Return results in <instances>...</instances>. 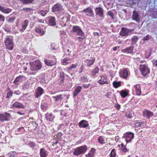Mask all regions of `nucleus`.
I'll list each match as a JSON object with an SVG mask.
<instances>
[{"mask_svg": "<svg viewBox=\"0 0 157 157\" xmlns=\"http://www.w3.org/2000/svg\"><path fill=\"white\" fill-rule=\"evenodd\" d=\"M30 65L31 66L30 69L32 71L38 70L40 69L41 67L40 62L39 60L30 62Z\"/></svg>", "mask_w": 157, "mask_h": 157, "instance_id": "obj_1", "label": "nucleus"}, {"mask_svg": "<svg viewBox=\"0 0 157 157\" xmlns=\"http://www.w3.org/2000/svg\"><path fill=\"white\" fill-rule=\"evenodd\" d=\"M133 137L134 134L132 133L131 132L125 133L121 139V140L123 141L125 140L127 143L128 142H130L131 140L133 138Z\"/></svg>", "mask_w": 157, "mask_h": 157, "instance_id": "obj_2", "label": "nucleus"}, {"mask_svg": "<svg viewBox=\"0 0 157 157\" xmlns=\"http://www.w3.org/2000/svg\"><path fill=\"white\" fill-rule=\"evenodd\" d=\"M87 150V147L86 146H81L76 148L74 150L73 154L76 155H78L82 153H84Z\"/></svg>", "mask_w": 157, "mask_h": 157, "instance_id": "obj_3", "label": "nucleus"}, {"mask_svg": "<svg viewBox=\"0 0 157 157\" xmlns=\"http://www.w3.org/2000/svg\"><path fill=\"white\" fill-rule=\"evenodd\" d=\"M140 69L143 76H145L149 73V69L145 65L140 66Z\"/></svg>", "mask_w": 157, "mask_h": 157, "instance_id": "obj_4", "label": "nucleus"}, {"mask_svg": "<svg viewBox=\"0 0 157 157\" xmlns=\"http://www.w3.org/2000/svg\"><path fill=\"white\" fill-rule=\"evenodd\" d=\"M5 44L6 48L10 50H12L13 48V43L11 39L9 38H7L5 41Z\"/></svg>", "mask_w": 157, "mask_h": 157, "instance_id": "obj_5", "label": "nucleus"}, {"mask_svg": "<svg viewBox=\"0 0 157 157\" xmlns=\"http://www.w3.org/2000/svg\"><path fill=\"white\" fill-rule=\"evenodd\" d=\"M10 118L9 113H5L4 114H0V120L1 121H8Z\"/></svg>", "mask_w": 157, "mask_h": 157, "instance_id": "obj_6", "label": "nucleus"}, {"mask_svg": "<svg viewBox=\"0 0 157 157\" xmlns=\"http://www.w3.org/2000/svg\"><path fill=\"white\" fill-rule=\"evenodd\" d=\"M132 32V30H128L125 28H122L120 32V35L122 36H127Z\"/></svg>", "mask_w": 157, "mask_h": 157, "instance_id": "obj_7", "label": "nucleus"}, {"mask_svg": "<svg viewBox=\"0 0 157 157\" xmlns=\"http://www.w3.org/2000/svg\"><path fill=\"white\" fill-rule=\"evenodd\" d=\"M121 77L126 78L128 76V71L125 69L121 70L120 72Z\"/></svg>", "mask_w": 157, "mask_h": 157, "instance_id": "obj_8", "label": "nucleus"}, {"mask_svg": "<svg viewBox=\"0 0 157 157\" xmlns=\"http://www.w3.org/2000/svg\"><path fill=\"white\" fill-rule=\"evenodd\" d=\"M98 82L100 85L107 84V82L106 81V77L104 75L102 76L101 79L98 80Z\"/></svg>", "mask_w": 157, "mask_h": 157, "instance_id": "obj_9", "label": "nucleus"}, {"mask_svg": "<svg viewBox=\"0 0 157 157\" xmlns=\"http://www.w3.org/2000/svg\"><path fill=\"white\" fill-rule=\"evenodd\" d=\"M62 9V7L60 4H57L55 5L53 7H52L53 12L61 11Z\"/></svg>", "mask_w": 157, "mask_h": 157, "instance_id": "obj_10", "label": "nucleus"}, {"mask_svg": "<svg viewBox=\"0 0 157 157\" xmlns=\"http://www.w3.org/2000/svg\"><path fill=\"white\" fill-rule=\"evenodd\" d=\"M72 31L74 32H76L78 35H81L83 34L82 31L78 26L74 27Z\"/></svg>", "mask_w": 157, "mask_h": 157, "instance_id": "obj_11", "label": "nucleus"}, {"mask_svg": "<svg viewBox=\"0 0 157 157\" xmlns=\"http://www.w3.org/2000/svg\"><path fill=\"white\" fill-rule=\"evenodd\" d=\"M0 11L6 14H8L11 11L10 9L6 8L0 6Z\"/></svg>", "mask_w": 157, "mask_h": 157, "instance_id": "obj_12", "label": "nucleus"}, {"mask_svg": "<svg viewBox=\"0 0 157 157\" xmlns=\"http://www.w3.org/2000/svg\"><path fill=\"white\" fill-rule=\"evenodd\" d=\"M143 115L144 116L149 118L150 117L153 116V113L149 111L145 110L143 112Z\"/></svg>", "mask_w": 157, "mask_h": 157, "instance_id": "obj_13", "label": "nucleus"}, {"mask_svg": "<svg viewBox=\"0 0 157 157\" xmlns=\"http://www.w3.org/2000/svg\"><path fill=\"white\" fill-rule=\"evenodd\" d=\"M43 92V89L41 87H39L36 90L35 97L36 98H38L39 96H40L42 94Z\"/></svg>", "mask_w": 157, "mask_h": 157, "instance_id": "obj_14", "label": "nucleus"}, {"mask_svg": "<svg viewBox=\"0 0 157 157\" xmlns=\"http://www.w3.org/2000/svg\"><path fill=\"white\" fill-rule=\"evenodd\" d=\"M136 90V93L138 95H140L141 93V88L139 85H136L134 86Z\"/></svg>", "mask_w": 157, "mask_h": 157, "instance_id": "obj_15", "label": "nucleus"}, {"mask_svg": "<svg viewBox=\"0 0 157 157\" xmlns=\"http://www.w3.org/2000/svg\"><path fill=\"white\" fill-rule=\"evenodd\" d=\"M49 24L50 25H55L56 23L55 19L54 17H51L49 18Z\"/></svg>", "mask_w": 157, "mask_h": 157, "instance_id": "obj_16", "label": "nucleus"}, {"mask_svg": "<svg viewBox=\"0 0 157 157\" xmlns=\"http://www.w3.org/2000/svg\"><path fill=\"white\" fill-rule=\"evenodd\" d=\"M28 24V21L27 20H25L23 23L22 24V28L20 29V31L21 32L24 31L26 28V27Z\"/></svg>", "mask_w": 157, "mask_h": 157, "instance_id": "obj_17", "label": "nucleus"}, {"mask_svg": "<svg viewBox=\"0 0 157 157\" xmlns=\"http://www.w3.org/2000/svg\"><path fill=\"white\" fill-rule=\"evenodd\" d=\"M96 13L97 14L101 16L103 15V9L100 8H96Z\"/></svg>", "mask_w": 157, "mask_h": 157, "instance_id": "obj_18", "label": "nucleus"}, {"mask_svg": "<svg viewBox=\"0 0 157 157\" xmlns=\"http://www.w3.org/2000/svg\"><path fill=\"white\" fill-rule=\"evenodd\" d=\"M12 107V108H24V107L23 105L20 103L18 102H15L13 104Z\"/></svg>", "mask_w": 157, "mask_h": 157, "instance_id": "obj_19", "label": "nucleus"}, {"mask_svg": "<svg viewBox=\"0 0 157 157\" xmlns=\"http://www.w3.org/2000/svg\"><path fill=\"white\" fill-rule=\"evenodd\" d=\"M81 88V86H78L76 87L74 92V96H76L80 92Z\"/></svg>", "mask_w": 157, "mask_h": 157, "instance_id": "obj_20", "label": "nucleus"}, {"mask_svg": "<svg viewBox=\"0 0 157 157\" xmlns=\"http://www.w3.org/2000/svg\"><path fill=\"white\" fill-rule=\"evenodd\" d=\"M36 32L41 35H44L45 32V31L43 30V29H42L40 27L36 28Z\"/></svg>", "mask_w": 157, "mask_h": 157, "instance_id": "obj_21", "label": "nucleus"}, {"mask_svg": "<svg viewBox=\"0 0 157 157\" xmlns=\"http://www.w3.org/2000/svg\"><path fill=\"white\" fill-rule=\"evenodd\" d=\"M79 126L80 127H86L88 125L86 121L85 120L82 121L79 123Z\"/></svg>", "mask_w": 157, "mask_h": 157, "instance_id": "obj_22", "label": "nucleus"}, {"mask_svg": "<svg viewBox=\"0 0 157 157\" xmlns=\"http://www.w3.org/2000/svg\"><path fill=\"white\" fill-rule=\"evenodd\" d=\"M40 153L41 157H45L47 155V151L43 148L40 150Z\"/></svg>", "mask_w": 157, "mask_h": 157, "instance_id": "obj_23", "label": "nucleus"}, {"mask_svg": "<svg viewBox=\"0 0 157 157\" xmlns=\"http://www.w3.org/2000/svg\"><path fill=\"white\" fill-rule=\"evenodd\" d=\"M133 50V48L132 47H129L127 48L126 49L122 50V51L124 52L131 53L132 52Z\"/></svg>", "mask_w": 157, "mask_h": 157, "instance_id": "obj_24", "label": "nucleus"}, {"mask_svg": "<svg viewBox=\"0 0 157 157\" xmlns=\"http://www.w3.org/2000/svg\"><path fill=\"white\" fill-rule=\"evenodd\" d=\"M44 62L47 65L49 66H52L55 64V63L53 62L52 61L45 59Z\"/></svg>", "mask_w": 157, "mask_h": 157, "instance_id": "obj_25", "label": "nucleus"}, {"mask_svg": "<svg viewBox=\"0 0 157 157\" xmlns=\"http://www.w3.org/2000/svg\"><path fill=\"white\" fill-rule=\"evenodd\" d=\"M98 141L101 144H103L106 143V140L104 139L102 136H100L98 139Z\"/></svg>", "mask_w": 157, "mask_h": 157, "instance_id": "obj_26", "label": "nucleus"}, {"mask_svg": "<svg viewBox=\"0 0 157 157\" xmlns=\"http://www.w3.org/2000/svg\"><path fill=\"white\" fill-rule=\"evenodd\" d=\"M133 19L136 21H138L139 20L138 15L135 12H133V14L132 16Z\"/></svg>", "mask_w": 157, "mask_h": 157, "instance_id": "obj_27", "label": "nucleus"}, {"mask_svg": "<svg viewBox=\"0 0 157 157\" xmlns=\"http://www.w3.org/2000/svg\"><path fill=\"white\" fill-rule=\"evenodd\" d=\"M84 12L87 13V14L89 15H92V11L91 9L90 8H88L87 9H85Z\"/></svg>", "mask_w": 157, "mask_h": 157, "instance_id": "obj_28", "label": "nucleus"}, {"mask_svg": "<svg viewBox=\"0 0 157 157\" xmlns=\"http://www.w3.org/2000/svg\"><path fill=\"white\" fill-rule=\"evenodd\" d=\"M128 92L124 91V90H122L120 91L121 95L123 98L126 97L128 95Z\"/></svg>", "mask_w": 157, "mask_h": 157, "instance_id": "obj_29", "label": "nucleus"}, {"mask_svg": "<svg viewBox=\"0 0 157 157\" xmlns=\"http://www.w3.org/2000/svg\"><path fill=\"white\" fill-rule=\"evenodd\" d=\"M70 59H65L62 60V63L63 65H67L68 63L70 62Z\"/></svg>", "mask_w": 157, "mask_h": 157, "instance_id": "obj_30", "label": "nucleus"}, {"mask_svg": "<svg viewBox=\"0 0 157 157\" xmlns=\"http://www.w3.org/2000/svg\"><path fill=\"white\" fill-rule=\"evenodd\" d=\"M94 149H92L88 154L86 155V157H93L94 156Z\"/></svg>", "mask_w": 157, "mask_h": 157, "instance_id": "obj_31", "label": "nucleus"}, {"mask_svg": "<svg viewBox=\"0 0 157 157\" xmlns=\"http://www.w3.org/2000/svg\"><path fill=\"white\" fill-rule=\"evenodd\" d=\"M46 118L49 121H52L53 120V117L51 114H47L46 115Z\"/></svg>", "mask_w": 157, "mask_h": 157, "instance_id": "obj_32", "label": "nucleus"}, {"mask_svg": "<svg viewBox=\"0 0 157 157\" xmlns=\"http://www.w3.org/2000/svg\"><path fill=\"white\" fill-rule=\"evenodd\" d=\"M113 84L114 87L116 88H117L121 85L120 82H114Z\"/></svg>", "mask_w": 157, "mask_h": 157, "instance_id": "obj_33", "label": "nucleus"}, {"mask_svg": "<svg viewBox=\"0 0 157 157\" xmlns=\"http://www.w3.org/2000/svg\"><path fill=\"white\" fill-rule=\"evenodd\" d=\"M121 145L122 147L121 149L123 152H125L127 151H128V150L126 147H124V144L123 143H121Z\"/></svg>", "mask_w": 157, "mask_h": 157, "instance_id": "obj_34", "label": "nucleus"}, {"mask_svg": "<svg viewBox=\"0 0 157 157\" xmlns=\"http://www.w3.org/2000/svg\"><path fill=\"white\" fill-rule=\"evenodd\" d=\"M33 0H20V1L24 3L28 4L31 3Z\"/></svg>", "mask_w": 157, "mask_h": 157, "instance_id": "obj_35", "label": "nucleus"}, {"mask_svg": "<svg viewBox=\"0 0 157 157\" xmlns=\"http://www.w3.org/2000/svg\"><path fill=\"white\" fill-rule=\"evenodd\" d=\"M21 76H19L16 78L15 80L14 81L15 84H17V82L21 81Z\"/></svg>", "mask_w": 157, "mask_h": 157, "instance_id": "obj_36", "label": "nucleus"}, {"mask_svg": "<svg viewBox=\"0 0 157 157\" xmlns=\"http://www.w3.org/2000/svg\"><path fill=\"white\" fill-rule=\"evenodd\" d=\"M116 154L115 149H113L112 151L110 154V157H115Z\"/></svg>", "mask_w": 157, "mask_h": 157, "instance_id": "obj_37", "label": "nucleus"}, {"mask_svg": "<svg viewBox=\"0 0 157 157\" xmlns=\"http://www.w3.org/2000/svg\"><path fill=\"white\" fill-rule=\"evenodd\" d=\"M77 66V64H73L71 66L69 67L68 68V70H71V69L75 68Z\"/></svg>", "mask_w": 157, "mask_h": 157, "instance_id": "obj_38", "label": "nucleus"}, {"mask_svg": "<svg viewBox=\"0 0 157 157\" xmlns=\"http://www.w3.org/2000/svg\"><path fill=\"white\" fill-rule=\"evenodd\" d=\"M47 107V105L45 103H43L41 105V108L42 109H46Z\"/></svg>", "mask_w": 157, "mask_h": 157, "instance_id": "obj_39", "label": "nucleus"}, {"mask_svg": "<svg viewBox=\"0 0 157 157\" xmlns=\"http://www.w3.org/2000/svg\"><path fill=\"white\" fill-rule=\"evenodd\" d=\"M132 41L133 43H136L137 41V38L136 36L132 38Z\"/></svg>", "mask_w": 157, "mask_h": 157, "instance_id": "obj_40", "label": "nucleus"}, {"mask_svg": "<svg viewBox=\"0 0 157 157\" xmlns=\"http://www.w3.org/2000/svg\"><path fill=\"white\" fill-rule=\"evenodd\" d=\"M53 98L55 100L58 101V100L60 99L61 98V96H58L56 97H54Z\"/></svg>", "mask_w": 157, "mask_h": 157, "instance_id": "obj_41", "label": "nucleus"}, {"mask_svg": "<svg viewBox=\"0 0 157 157\" xmlns=\"http://www.w3.org/2000/svg\"><path fill=\"white\" fill-rule=\"evenodd\" d=\"M141 126V124L140 123L138 122L135 123V127H139Z\"/></svg>", "mask_w": 157, "mask_h": 157, "instance_id": "obj_42", "label": "nucleus"}, {"mask_svg": "<svg viewBox=\"0 0 157 157\" xmlns=\"http://www.w3.org/2000/svg\"><path fill=\"white\" fill-rule=\"evenodd\" d=\"M99 68L98 67H96L94 71V72H93V74H95L96 73H98L99 71Z\"/></svg>", "mask_w": 157, "mask_h": 157, "instance_id": "obj_43", "label": "nucleus"}, {"mask_svg": "<svg viewBox=\"0 0 157 157\" xmlns=\"http://www.w3.org/2000/svg\"><path fill=\"white\" fill-rule=\"evenodd\" d=\"M94 59H92V60H89L88 61L89 62V63H88V65L89 66H90L91 65H92V63H94Z\"/></svg>", "mask_w": 157, "mask_h": 157, "instance_id": "obj_44", "label": "nucleus"}, {"mask_svg": "<svg viewBox=\"0 0 157 157\" xmlns=\"http://www.w3.org/2000/svg\"><path fill=\"white\" fill-rule=\"evenodd\" d=\"M46 13H47V11H41L40 12V13L43 16L45 15Z\"/></svg>", "mask_w": 157, "mask_h": 157, "instance_id": "obj_45", "label": "nucleus"}, {"mask_svg": "<svg viewBox=\"0 0 157 157\" xmlns=\"http://www.w3.org/2000/svg\"><path fill=\"white\" fill-rule=\"evenodd\" d=\"M150 37L149 36L147 35L144 38V40H148L150 39Z\"/></svg>", "mask_w": 157, "mask_h": 157, "instance_id": "obj_46", "label": "nucleus"}, {"mask_svg": "<svg viewBox=\"0 0 157 157\" xmlns=\"http://www.w3.org/2000/svg\"><path fill=\"white\" fill-rule=\"evenodd\" d=\"M5 19V18L2 15H0V21H3Z\"/></svg>", "mask_w": 157, "mask_h": 157, "instance_id": "obj_47", "label": "nucleus"}, {"mask_svg": "<svg viewBox=\"0 0 157 157\" xmlns=\"http://www.w3.org/2000/svg\"><path fill=\"white\" fill-rule=\"evenodd\" d=\"M126 116L128 117V118H132V114H130V113H128V114H126Z\"/></svg>", "mask_w": 157, "mask_h": 157, "instance_id": "obj_48", "label": "nucleus"}, {"mask_svg": "<svg viewBox=\"0 0 157 157\" xmlns=\"http://www.w3.org/2000/svg\"><path fill=\"white\" fill-rule=\"evenodd\" d=\"M106 96L107 98H110L111 96V93L109 92L107 93Z\"/></svg>", "mask_w": 157, "mask_h": 157, "instance_id": "obj_49", "label": "nucleus"}, {"mask_svg": "<svg viewBox=\"0 0 157 157\" xmlns=\"http://www.w3.org/2000/svg\"><path fill=\"white\" fill-rule=\"evenodd\" d=\"M14 19V18H10L9 20V22H13Z\"/></svg>", "mask_w": 157, "mask_h": 157, "instance_id": "obj_50", "label": "nucleus"}, {"mask_svg": "<svg viewBox=\"0 0 157 157\" xmlns=\"http://www.w3.org/2000/svg\"><path fill=\"white\" fill-rule=\"evenodd\" d=\"M12 94V92H9L7 94V98H9V96L10 95H11Z\"/></svg>", "mask_w": 157, "mask_h": 157, "instance_id": "obj_51", "label": "nucleus"}, {"mask_svg": "<svg viewBox=\"0 0 157 157\" xmlns=\"http://www.w3.org/2000/svg\"><path fill=\"white\" fill-rule=\"evenodd\" d=\"M119 48L118 46L115 47H113V50L115 51H116L117 49H119Z\"/></svg>", "mask_w": 157, "mask_h": 157, "instance_id": "obj_52", "label": "nucleus"}, {"mask_svg": "<svg viewBox=\"0 0 157 157\" xmlns=\"http://www.w3.org/2000/svg\"><path fill=\"white\" fill-rule=\"evenodd\" d=\"M116 107L117 109H119L120 108V105L118 104H117Z\"/></svg>", "mask_w": 157, "mask_h": 157, "instance_id": "obj_53", "label": "nucleus"}, {"mask_svg": "<svg viewBox=\"0 0 157 157\" xmlns=\"http://www.w3.org/2000/svg\"><path fill=\"white\" fill-rule=\"evenodd\" d=\"M119 139L118 136H116L115 137V140L117 142Z\"/></svg>", "mask_w": 157, "mask_h": 157, "instance_id": "obj_54", "label": "nucleus"}, {"mask_svg": "<svg viewBox=\"0 0 157 157\" xmlns=\"http://www.w3.org/2000/svg\"><path fill=\"white\" fill-rule=\"evenodd\" d=\"M94 34L95 36H97V35H98L99 33H98V32H94Z\"/></svg>", "mask_w": 157, "mask_h": 157, "instance_id": "obj_55", "label": "nucleus"}, {"mask_svg": "<svg viewBox=\"0 0 157 157\" xmlns=\"http://www.w3.org/2000/svg\"><path fill=\"white\" fill-rule=\"evenodd\" d=\"M154 64L156 66H157V61H155L154 63Z\"/></svg>", "mask_w": 157, "mask_h": 157, "instance_id": "obj_56", "label": "nucleus"}, {"mask_svg": "<svg viewBox=\"0 0 157 157\" xmlns=\"http://www.w3.org/2000/svg\"><path fill=\"white\" fill-rule=\"evenodd\" d=\"M109 15H111V17H112V18H113V16H112V13H111V12H109Z\"/></svg>", "mask_w": 157, "mask_h": 157, "instance_id": "obj_57", "label": "nucleus"}, {"mask_svg": "<svg viewBox=\"0 0 157 157\" xmlns=\"http://www.w3.org/2000/svg\"><path fill=\"white\" fill-rule=\"evenodd\" d=\"M11 153H13V152H11V153H9V154H8V155H9V156H10V155H12V154H11Z\"/></svg>", "mask_w": 157, "mask_h": 157, "instance_id": "obj_58", "label": "nucleus"}, {"mask_svg": "<svg viewBox=\"0 0 157 157\" xmlns=\"http://www.w3.org/2000/svg\"><path fill=\"white\" fill-rule=\"evenodd\" d=\"M82 67H81V68H80V69L81 70V71H82Z\"/></svg>", "mask_w": 157, "mask_h": 157, "instance_id": "obj_59", "label": "nucleus"}, {"mask_svg": "<svg viewBox=\"0 0 157 157\" xmlns=\"http://www.w3.org/2000/svg\"><path fill=\"white\" fill-rule=\"evenodd\" d=\"M17 113H18L20 114H21V113H20V112H18Z\"/></svg>", "mask_w": 157, "mask_h": 157, "instance_id": "obj_60", "label": "nucleus"}, {"mask_svg": "<svg viewBox=\"0 0 157 157\" xmlns=\"http://www.w3.org/2000/svg\"><path fill=\"white\" fill-rule=\"evenodd\" d=\"M27 67H25V70H27Z\"/></svg>", "mask_w": 157, "mask_h": 157, "instance_id": "obj_61", "label": "nucleus"}, {"mask_svg": "<svg viewBox=\"0 0 157 157\" xmlns=\"http://www.w3.org/2000/svg\"><path fill=\"white\" fill-rule=\"evenodd\" d=\"M61 134H59L58 136H60Z\"/></svg>", "mask_w": 157, "mask_h": 157, "instance_id": "obj_62", "label": "nucleus"}, {"mask_svg": "<svg viewBox=\"0 0 157 157\" xmlns=\"http://www.w3.org/2000/svg\"><path fill=\"white\" fill-rule=\"evenodd\" d=\"M120 146V144L118 145V147H119Z\"/></svg>", "mask_w": 157, "mask_h": 157, "instance_id": "obj_63", "label": "nucleus"}, {"mask_svg": "<svg viewBox=\"0 0 157 157\" xmlns=\"http://www.w3.org/2000/svg\"><path fill=\"white\" fill-rule=\"evenodd\" d=\"M80 37H78V39H80Z\"/></svg>", "mask_w": 157, "mask_h": 157, "instance_id": "obj_64", "label": "nucleus"}]
</instances>
